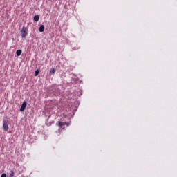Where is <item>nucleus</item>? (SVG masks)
I'll list each match as a JSON object with an SVG mask.
<instances>
[{"label":"nucleus","mask_w":177,"mask_h":177,"mask_svg":"<svg viewBox=\"0 0 177 177\" xmlns=\"http://www.w3.org/2000/svg\"><path fill=\"white\" fill-rule=\"evenodd\" d=\"M21 35L22 38H26L27 37V28L26 27H23L21 30Z\"/></svg>","instance_id":"obj_1"},{"label":"nucleus","mask_w":177,"mask_h":177,"mask_svg":"<svg viewBox=\"0 0 177 177\" xmlns=\"http://www.w3.org/2000/svg\"><path fill=\"white\" fill-rule=\"evenodd\" d=\"M3 128L4 131H8L9 130V125H8V120H5L3 122Z\"/></svg>","instance_id":"obj_2"},{"label":"nucleus","mask_w":177,"mask_h":177,"mask_svg":"<svg viewBox=\"0 0 177 177\" xmlns=\"http://www.w3.org/2000/svg\"><path fill=\"white\" fill-rule=\"evenodd\" d=\"M26 107H27V101H24L20 108V111H24V110H26Z\"/></svg>","instance_id":"obj_3"},{"label":"nucleus","mask_w":177,"mask_h":177,"mask_svg":"<svg viewBox=\"0 0 177 177\" xmlns=\"http://www.w3.org/2000/svg\"><path fill=\"white\" fill-rule=\"evenodd\" d=\"M44 30H45V26L41 25L39 28V32H44Z\"/></svg>","instance_id":"obj_4"},{"label":"nucleus","mask_w":177,"mask_h":177,"mask_svg":"<svg viewBox=\"0 0 177 177\" xmlns=\"http://www.w3.org/2000/svg\"><path fill=\"white\" fill-rule=\"evenodd\" d=\"M34 21H36V22L39 21V15H35L34 17Z\"/></svg>","instance_id":"obj_5"},{"label":"nucleus","mask_w":177,"mask_h":177,"mask_svg":"<svg viewBox=\"0 0 177 177\" xmlns=\"http://www.w3.org/2000/svg\"><path fill=\"white\" fill-rule=\"evenodd\" d=\"M9 177H15V171L13 170L10 171Z\"/></svg>","instance_id":"obj_6"},{"label":"nucleus","mask_w":177,"mask_h":177,"mask_svg":"<svg viewBox=\"0 0 177 177\" xmlns=\"http://www.w3.org/2000/svg\"><path fill=\"white\" fill-rule=\"evenodd\" d=\"M22 53H23V51L21 50H17L16 52V55H17V56H20Z\"/></svg>","instance_id":"obj_7"},{"label":"nucleus","mask_w":177,"mask_h":177,"mask_svg":"<svg viewBox=\"0 0 177 177\" xmlns=\"http://www.w3.org/2000/svg\"><path fill=\"white\" fill-rule=\"evenodd\" d=\"M58 125L59 127H64V125H66V123L59 121L58 122Z\"/></svg>","instance_id":"obj_8"},{"label":"nucleus","mask_w":177,"mask_h":177,"mask_svg":"<svg viewBox=\"0 0 177 177\" xmlns=\"http://www.w3.org/2000/svg\"><path fill=\"white\" fill-rule=\"evenodd\" d=\"M39 74V70H36L35 72V77H37Z\"/></svg>","instance_id":"obj_9"},{"label":"nucleus","mask_w":177,"mask_h":177,"mask_svg":"<svg viewBox=\"0 0 177 177\" xmlns=\"http://www.w3.org/2000/svg\"><path fill=\"white\" fill-rule=\"evenodd\" d=\"M56 73V71L55 69H52L50 72V74H55Z\"/></svg>","instance_id":"obj_10"},{"label":"nucleus","mask_w":177,"mask_h":177,"mask_svg":"<svg viewBox=\"0 0 177 177\" xmlns=\"http://www.w3.org/2000/svg\"><path fill=\"white\" fill-rule=\"evenodd\" d=\"M1 177H6V174H5V173L2 174Z\"/></svg>","instance_id":"obj_11"}]
</instances>
